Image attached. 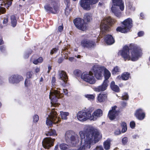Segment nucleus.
Wrapping results in <instances>:
<instances>
[{"mask_svg":"<svg viewBox=\"0 0 150 150\" xmlns=\"http://www.w3.org/2000/svg\"><path fill=\"white\" fill-rule=\"evenodd\" d=\"M60 148L63 150H65L67 148V145L65 144H62L59 146Z\"/></svg>","mask_w":150,"mask_h":150,"instance_id":"37","label":"nucleus"},{"mask_svg":"<svg viewBox=\"0 0 150 150\" xmlns=\"http://www.w3.org/2000/svg\"><path fill=\"white\" fill-rule=\"evenodd\" d=\"M33 122H34L35 123L37 122L39 119L38 116L36 115H34L33 117Z\"/></svg>","mask_w":150,"mask_h":150,"instance_id":"40","label":"nucleus"},{"mask_svg":"<svg viewBox=\"0 0 150 150\" xmlns=\"http://www.w3.org/2000/svg\"><path fill=\"white\" fill-rule=\"evenodd\" d=\"M110 141L107 140L104 142V147L105 150H108L110 147Z\"/></svg>","mask_w":150,"mask_h":150,"instance_id":"31","label":"nucleus"},{"mask_svg":"<svg viewBox=\"0 0 150 150\" xmlns=\"http://www.w3.org/2000/svg\"><path fill=\"white\" fill-rule=\"evenodd\" d=\"M93 150H104L102 146H97Z\"/></svg>","mask_w":150,"mask_h":150,"instance_id":"47","label":"nucleus"},{"mask_svg":"<svg viewBox=\"0 0 150 150\" xmlns=\"http://www.w3.org/2000/svg\"><path fill=\"white\" fill-rule=\"evenodd\" d=\"M81 57V56L80 55H78L77 56V58H80Z\"/></svg>","mask_w":150,"mask_h":150,"instance_id":"64","label":"nucleus"},{"mask_svg":"<svg viewBox=\"0 0 150 150\" xmlns=\"http://www.w3.org/2000/svg\"><path fill=\"white\" fill-rule=\"evenodd\" d=\"M54 139L51 138H45L42 142V145L45 148L49 149L53 146Z\"/></svg>","mask_w":150,"mask_h":150,"instance_id":"14","label":"nucleus"},{"mask_svg":"<svg viewBox=\"0 0 150 150\" xmlns=\"http://www.w3.org/2000/svg\"><path fill=\"white\" fill-rule=\"evenodd\" d=\"M65 3L67 4V5L69 2V0H65Z\"/></svg>","mask_w":150,"mask_h":150,"instance_id":"58","label":"nucleus"},{"mask_svg":"<svg viewBox=\"0 0 150 150\" xmlns=\"http://www.w3.org/2000/svg\"><path fill=\"white\" fill-rule=\"evenodd\" d=\"M118 54L121 55L125 60H129L130 59L132 61L137 60L139 57V54L138 51L135 50H133L131 53V55H129V48L128 46H125L122 50L118 52Z\"/></svg>","mask_w":150,"mask_h":150,"instance_id":"2","label":"nucleus"},{"mask_svg":"<svg viewBox=\"0 0 150 150\" xmlns=\"http://www.w3.org/2000/svg\"><path fill=\"white\" fill-rule=\"evenodd\" d=\"M74 135V133L73 131H67L65 134V138L66 140H69L70 139H72V140H73L72 137H72Z\"/></svg>","mask_w":150,"mask_h":150,"instance_id":"22","label":"nucleus"},{"mask_svg":"<svg viewBox=\"0 0 150 150\" xmlns=\"http://www.w3.org/2000/svg\"><path fill=\"white\" fill-rule=\"evenodd\" d=\"M33 72L31 71H29L27 73V77L28 78H31L33 75Z\"/></svg>","mask_w":150,"mask_h":150,"instance_id":"42","label":"nucleus"},{"mask_svg":"<svg viewBox=\"0 0 150 150\" xmlns=\"http://www.w3.org/2000/svg\"><path fill=\"white\" fill-rule=\"evenodd\" d=\"M63 25L59 26L58 27V30L60 32H61L63 30Z\"/></svg>","mask_w":150,"mask_h":150,"instance_id":"52","label":"nucleus"},{"mask_svg":"<svg viewBox=\"0 0 150 150\" xmlns=\"http://www.w3.org/2000/svg\"><path fill=\"white\" fill-rule=\"evenodd\" d=\"M81 73V71L78 69H76L74 71V74L77 76H79Z\"/></svg>","mask_w":150,"mask_h":150,"instance_id":"39","label":"nucleus"},{"mask_svg":"<svg viewBox=\"0 0 150 150\" xmlns=\"http://www.w3.org/2000/svg\"><path fill=\"white\" fill-rule=\"evenodd\" d=\"M81 45L84 47L91 48L96 46V43L93 41L84 39L81 41Z\"/></svg>","mask_w":150,"mask_h":150,"instance_id":"13","label":"nucleus"},{"mask_svg":"<svg viewBox=\"0 0 150 150\" xmlns=\"http://www.w3.org/2000/svg\"><path fill=\"white\" fill-rule=\"evenodd\" d=\"M130 126L132 128H134L135 126V123L134 121H132L130 122Z\"/></svg>","mask_w":150,"mask_h":150,"instance_id":"44","label":"nucleus"},{"mask_svg":"<svg viewBox=\"0 0 150 150\" xmlns=\"http://www.w3.org/2000/svg\"><path fill=\"white\" fill-rule=\"evenodd\" d=\"M128 96L127 93H125L124 94L122 97V100H127L128 99Z\"/></svg>","mask_w":150,"mask_h":150,"instance_id":"41","label":"nucleus"},{"mask_svg":"<svg viewBox=\"0 0 150 150\" xmlns=\"http://www.w3.org/2000/svg\"><path fill=\"white\" fill-rule=\"evenodd\" d=\"M62 61V60L61 59H59L58 60V62L59 63H61Z\"/></svg>","mask_w":150,"mask_h":150,"instance_id":"60","label":"nucleus"},{"mask_svg":"<svg viewBox=\"0 0 150 150\" xmlns=\"http://www.w3.org/2000/svg\"><path fill=\"white\" fill-rule=\"evenodd\" d=\"M116 21L112 20L110 17H108L102 21L100 25L101 32L104 33L105 31H108L109 25L115 23Z\"/></svg>","mask_w":150,"mask_h":150,"instance_id":"6","label":"nucleus"},{"mask_svg":"<svg viewBox=\"0 0 150 150\" xmlns=\"http://www.w3.org/2000/svg\"><path fill=\"white\" fill-rule=\"evenodd\" d=\"M13 0H6V3L8 5L10 6L11 5Z\"/></svg>","mask_w":150,"mask_h":150,"instance_id":"48","label":"nucleus"},{"mask_svg":"<svg viewBox=\"0 0 150 150\" xmlns=\"http://www.w3.org/2000/svg\"><path fill=\"white\" fill-rule=\"evenodd\" d=\"M4 43L2 39H0V45H2Z\"/></svg>","mask_w":150,"mask_h":150,"instance_id":"57","label":"nucleus"},{"mask_svg":"<svg viewBox=\"0 0 150 150\" xmlns=\"http://www.w3.org/2000/svg\"><path fill=\"white\" fill-rule=\"evenodd\" d=\"M113 6L111 8L112 12L117 17H119L121 15V12L119 10L122 11L124 9V6L122 0H112Z\"/></svg>","mask_w":150,"mask_h":150,"instance_id":"3","label":"nucleus"},{"mask_svg":"<svg viewBox=\"0 0 150 150\" xmlns=\"http://www.w3.org/2000/svg\"><path fill=\"white\" fill-rule=\"evenodd\" d=\"M103 115V111L100 109H98L95 111L91 115L90 113V120L95 121Z\"/></svg>","mask_w":150,"mask_h":150,"instance_id":"15","label":"nucleus"},{"mask_svg":"<svg viewBox=\"0 0 150 150\" xmlns=\"http://www.w3.org/2000/svg\"><path fill=\"white\" fill-rule=\"evenodd\" d=\"M27 81H26V80L25 81V86H27V84H26V82H27Z\"/></svg>","mask_w":150,"mask_h":150,"instance_id":"62","label":"nucleus"},{"mask_svg":"<svg viewBox=\"0 0 150 150\" xmlns=\"http://www.w3.org/2000/svg\"><path fill=\"white\" fill-rule=\"evenodd\" d=\"M110 87L112 90L113 91L117 92L119 91V87L117 85L115 84V83L114 81L111 82Z\"/></svg>","mask_w":150,"mask_h":150,"instance_id":"26","label":"nucleus"},{"mask_svg":"<svg viewBox=\"0 0 150 150\" xmlns=\"http://www.w3.org/2000/svg\"><path fill=\"white\" fill-rule=\"evenodd\" d=\"M8 22V18H4L3 21V23L5 25H6Z\"/></svg>","mask_w":150,"mask_h":150,"instance_id":"49","label":"nucleus"},{"mask_svg":"<svg viewBox=\"0 0 150 150\" xmlns=\"http://www.w3.org/2000/svg\"><path fill=\"white\" fill-rule=\"evenodd\" d=\"M43 59L42 57H40L38 59L34 60L33 63L35 64H37L38 63H40L42 62Z\"/></svg>","mask_w":150,"mask_h":150,"instance_id":"34","label":"nucleus"},{"mask_svg":"<svg viewBox=\"0 0 150 150\" xmlns=\"http://www.w3.org/2000/svg\"><path fill=\"white\" fill-rule=\"evenodd\" d=\"M57 49L55 48L53 49L50 52V54H52L54 53H55L57 52Z\"/></svg>","mask_w":150,"mask_h":150,"instance_id":"46","label":"nucleus"},{"mask_svg":"<svg viewBox=\"0 0 150 150\" xmlns=\"http://www.w3.org/2000/svg\"><path fill=\"white\" fill-rule=\"evenodd\" d=\"M116 108L117 107L115 106L112 107V110L109 111L108 117L111 120L114 119L118 115L117 112L115 110Z\"/></svg>","mask_w":150,"mask_h":150,"instance_id":"19","label":"nucleus"},{"mask_svg":"<svg viewBox=\"0 0 150 150\" xmlns=\"http://www.w3.org/2000/svg\"><path fill=\"white\" fill-rule=\"evenodd\" d=\"M74 59L73 57H70L69 58V59L71 61H72Z\"/></svg>","mask_w":150,"mask_h":150,"instance_id":"59","label":"nucleus"},{"mask_svg":"<svg viewBox=\"0 0 150 150\" xmlns=\"http://www.w3.org/2000/svg\"><path fill=\"white\" fill-rule=\"evenodd\" d=\"M23 78L18 75H13L10 77L9 81L11 83H17L23 79Z\"/></svg>","mask_w":150,"mask_h":150,"instance_id":"20","label":"nucleus"},{"mask_svg":"<svg viewBox=\"0 0 150 150\" xmlns=\"http://www.w3.org/2000/svg\"><path fill=\"white\" fill-rule=\"evenodd\" d=\"M98 0H81L79 4L83 8L86 10H89L91 8L90 6L96 3Z\"/></svg>","mask_w":150,"mask_h":150,"instance_id":"10","label":"nucleus"},{"mask_svg":"<svg viewBox=\"0 0 150 150\" xmlns=\"http://www.w3.org/2000/svg\"><path fill=\"white\" fill-rule=\"evenodd\" d=\"M43 81V79L42 78V77H41V78H40V81Z\"/></svg>","mask_w":150,"mask_h":150,"instance_id":"61","label":"nucleus"},{"mask_svg":"<svg viewBox=\"0 0 150 150\" xmlns=\"http://www.w3.org/2000/svg\"><path fill=\"white\" fill-rule=\"evenodd\" d=\"M11 21V26L13 27H15L17 24V22L16 17L14 15H12L10 17Z\"/></svg>","mask_w":150,"mask_h":150,"instance_id":"24","label":"nucleus"},{"mask_svg":"<svg viewBox=\"0 0 150 150\" xmlns=\"http://www.w3.org/2000/svg\"><path fill=\"white\" fill-rule=\"evenodd\" d=\"M105 41L107 44L109 45L113 44L115 42L113 37L110 35H107L105 36Z\"/></svg>","mask_w":150,"mask_h":150,"instance_id":"21","label":"nucleus"},{"mask_svg":"<svg viewBox=\"0 0 150 150\" xmlns=\"http://www.w3.org/2000/svg\"><path fill=\"white\" fill-rule=\"evenodd\" d=\"M73 22L76 27L78 29L83 31L86 30V27L83 20L81 18H78L74 19Z\"/></svg>","mask_w":150,"mask_h":150,"instance_id":"11","label":"nucleus"},{"mask_svg":"<svg viewBox=\"0 0 150 150\" xmlns=\"http://www.w3.org/2000/svg\"><path fill=\"white\" fill-rule=\"evenodd\" d=\"M90 112L89 111H80L77 114V119L81 121H84L87 120H90Z\"/></svg>","mask_w":150,"mask_h":150,"instance_id":"12","label":"nucleus"},{"mask_svg":"<svg viewBox=\"0 0 150 150\" xmlns=\"http://www.w3.org/2000/svg\"><path fill=\"white\" fill-rule=\"evenodd\" d=\"M48 70L47 71V72L48 73H49V72H50V71L51 69V67L50 66H48Z\"/></svg>","mask_w":150,"mask_h":150,"instance_id":"55","label":"nucleus"},{"mask_svg":"<svg viewBox=\"0 0 150 150\" xmlns=\"http://www.w3.org/2000/svg\"><path fill=\"white\" fill-rule=\"evenodd\" d=\"M104 69V67H99L95 69V75L97 79H100L102 78Z\"/></svg>","mask_w":150,"mask_h":150,"instance_id":"16","label":"nucleus"},{"mask_svg":"<svg viewBox=\"0 0 150 150\" xmlns=\"http://www.w3.org/2000/svg\"><path fill=\"white\" fill-rule=\"evenodd\" d=\"M138 35H139V36H140V35H141V33H140V32H139L138 33Z\"/></svg>","mask_w":150,"mask_h":150,"instance_id":"63","label":"nucleus"},{"mask_svg":"<svg viewBox=\"0 0 150 150\" xmlns=\"http://www.w3.org/2000/svg\"><path fill=\"white\" fill-rule=\"evenodd\" d=\"M91 16L88 13L86 14L83 18L84 21L90 22L92 19Z\"/></svg>","mask_w":150,"mask_h":150,"instance_id":"30","label":"nucleus"},{"mask_svg":"<svg viewBox=\"0 0 150 150\" xmlns=\"http://www.w3.org/2000/svg\"><path fill=\"white\" fill-rule=\"evenodd\" d=\"M56 82V79L54 77H53L52 78V85L53 86H54V83Z\"/></svg>","mask_w":150,"mask_h":150,"instance_id":"51","label":"nucleus"},{"mask_svg":"<svg viewBox=\"0 0 150 150\" xmlns=\"http://www.w3.org/2000/svg\"><path fill=\"white\" fill-rule=\"evenodd\" d=\"M104 72V76L105 79V80L107 81V80L110 76L111 74L109 71L105 67Z\"/></svg>","mask_w":150,"mask_h":150,"instance_id":"28","label":"nucleus"},{"mask_svg":"<svg viewBox=\"0 0 150 150\" xmlns=\"http://www.w3.org/2000/svg\"><path fill=\"white\" fill-rule=\"evenodd\" d=\"M59 3L57 0H48L47 4L44 7L47 11L56 13L59 10Z\"/></svg>","mask_w":150,"mask_h":150,"instance_id":"4","label":"nucleus"},{"mask_svg":"<svg viewBox=\"0 0 150 150\" xmlns=\"http://www.w3.org/2000/svg\"><path fill=\"white\" fill-rule=\"evenodd\" d=\"M130 74L127 72H125L123 73L121 76V78L122 80H127L129 77Z\"/></svg>","mask_w":150,"mask_h":150,"instance_id":"27","label":"nucleus"},{"mask_svg":"<svg viewBox=\"0 0 150 150\" xmlns=\"http://www.w3.org/2000/svg\"><path fill=\"white\" fill-rule=\"evenodd\" d=\"M81 78L83 80L91 84H94L96 81L93 74L91 71L83 73L81 76Z\"/></svg>","mask_w":150,"mask_h":150,"instance_id":"9","label":"nucleus"},{"mask_svg":"<svg viewBox=\"0 0 150 150\" xmlns=\"http://www.w3.org/2000/svg\"><path fill=\"white\" fill-rule=\"evenodd\" d=\"M107 96L106 94H100L98 97V100L100 102H103L106 99Z\"/></svg>","mask_w":150,"mask_h":150,"instance_id":"23","label":"nucleus"},{"mask_svg":"<svg viewBox=\"0 0 150 150\" xmlns=\"http://www.w3.org/2000/svg\"><path fill=\"white\" fill-rule=\"evenodd\" d=\"M60 115L62 119L67 120V117L69 115V113L68 112H64L61 111L60 112Z\"/></svg>","mask_w":150,"mask_h":150,"instance_id":"29","label":"nucleus"},{"mask_svg":"<svg viewBox=\"0 0 150 150\" xmlns=\"http://www.w3.org/2000/svg\"><path fill=\"white\" fill-rule=\"evenodd\" d=\"M140 112L141 110H137L136 112L135 113V115L136 117L139 120L141 119Z\"/></svg>","mask_w":150,"mask_h":150,"instance_id":"35","label":"nucleus"},{"mask_svg":"<svg viewBox=\"0 0 150 150\" xmlns=\"http://www.w3.org/2000/svg\"><path fill=\"white\" fill-rule=\"evenodd\" d=\"M84 129V132L82 131L79 132L81 139L80 150H88L101 138V135L98 131L91 126L86 125Z\"/></svg>","mask_w":150,"mask_h":150,"instance_id":"1","label":"nucleus"},{"mask_svg":"<svg viewBox=\"0 0 150 150\" xmlns=\"http://www.w3.org/2000/svg\"><path fill=\"white\" fill-rule=\"evenodd\" d=\"M6 12L5 9L3 7L0 6V14L1 13H4Z\"/></svg>","mask_w":150,"mask_h":150,"instance_id":"43","label":"nucleus"},{"mask_svg":"<svg viewBox=\"0 0 150 150\" xmlns=\"http://www.w3.org/2000/svg\"><path fill=\"white\" fill-rule=\"evenodd\" d=\"M57 115L54 109H52L50 115H49L48 117L47 118L46 123L48 126L51 127L53 123L56 124L60 122V119L59 117L57 118Z\"/></svg>","mask_w":150,"mask_h":150,"instance_id":"8","label":"nucleus"},{"mask_svg":"<svg viewBox=\"0 0 150 150\" xmlns=\"http://www.w3.org/2000/svg\"><path fill=\"white\" fill-rule=\"evenodd\" d=\"M63 97V94L61 93L58 90H54L51 91L49 95V98L51 100V106H56V102H57L58 99Z\"/></svg>","mask_w":150,"mask_h":150,"instance_id":"7","label":"nucleus"},{"mask_svg":"<svg viewBox=\"0 0 150 150\" xmlns=\"http://www.w3.org/2000/svg\"><path fill=\"white\" fill-rule=\"evenodd\" d=\"M123 26L122 27H118L116 29L117 31L122 33H125L128 31L132 26V20L130 18H128L125 20L121 22Z\"/></svg>","mask_w":150,"mask_h":150,"instance_id":"5","label":"nucleus"},{"mask_svg":"<svg viewBox=\"0 0 150 150\" xmlns=\"http://www.w3.org/2000/svg\"><path fill=\"white\" fill-rule=\"evenodd\" d=\"M56 134V131L54 130L51 129L49 132L46 133L47 136H52Z\"/></svg>","mask_w":150,"mask_h":150,"instance_id":"33","label":"nucleus"},{"mask_svg":"<svg viewBox=\"0 0 150 150\" xmlns=\"http://www.w3.org/2000/svg\"><path fill=\"white\" fill-rule=\"evenodd\" d=\"M122 143L125 144L127 142V138L126 137H125L123 138L122 140Z\"/></svg>","mask_w":150,"mask_h":150,"instance_id":"45","label":"nucleus"},{"mask_svg":"<svg viewBox=\"0 0 150 150\" xmlns=\"http://www.w3.org/2000/svg\"><path fill=\"white\" fill-rule=\"evenodd\" d=\"M86 98L90 99L93 100L94 99L95 96L93 95L87 94L85 95Z\"/></svg>","mask_w":150,"mask_h":150,"instance_id":"38","label":"nucleus"},{"mask_svg":"<svg viewBox=\"0 0 150 150\" xmlns=\"http://www.w3.org/2000/svg\"><path fill=\"white\" fill-rule=\"evenodd\" d=\"M145 117V114L144 112H141V120L144 119Z\"/></svg>","mask_w":150,"mask_h":150,"instance_id":"53","label":"nucleus"},{"mask_svg":"<svg viewBox=\"0 0 150 150\" xmlns=\"http://www.w3.org/2000/svg\"><path fill=\"white\" fill-rule=\"evenodd\" d=\"M58 76L59 79L62 80L65 84L67 83L68 77L65 71H59Z\"/></svg>","mask_w":150,"mask_h":150,"instance_id":"17","label":"nucleus"},{"mask_svg":"<svg viewBox=\"0 0 150 150\" xmlns=\"http://www.w3.org/2000/svg\"><path fill=\"white\" fill-rule=\"evenodd\" d=\"M114 133L116 135H118L121 134V132L119 129H117L115 132Z\"/></svg>","mask_w":150,"mask_h":150,"instance_id":"50","label":"nucleus"},{"mask_svg":"<svg viewBox=\"0 0 150 150\" xmlns=\"http://www.w3.org/2000/svg\"><path fill=\"white\" fill-rule=\"evenodd\" d=\"M40 71V69L38 68H36L35 69V72L36 73H38Z\"/></svg>","mask_w":150,"mask_h":150,"instance_id":"56","label":"nucleus"},{"mask_svg":"<svg viewBox=\"0 0 150 150\" xmlns=\"http://www.w3.org/2000/svg\"><path fill=\"white\" fill-rule=\"evenodd\" d=\"M121 125L122 128V132L123 133L125 132L127 129L126 123L125 122H122L121 123Z\"/></svg>","mask_w":150,"mask_h":150,"instance_id":"32","label":"nucleus"},{"mask_svg":"<svg viewBox=\"0 0 150 150\" xmlns=\"http://www.w3.org/2000/svg\"><path fill=\"white\" fill-rule=\"evenodd\" d=\"M72 137H72L73 139L72 140V139H70L71 142L74 144H76L78 143L79 140V138L78 136L76 134H74V135Z\"/></svg>","mask_w":150,"mask_h":150,"instance_id":"25","label":"nucleus"},{"mask_svg":"<svg viewBox=\"0 0 150 150\" xmlns=\"http://www.w3.org/2000/svg\"><path fill=\"white\" fill-rule=\"evenodd\" d=\"M108 81L105 80L101 85L95 88V91L97 92H100L105 90L108 86Z\"/></svg>","mask_w":150,"mask_h":150,"instance_id":"18","label":"nucleus"},{"mask_svg":"<svg viewBox=\"0 0 150 150\" xmlns=\"http://www.w3.org/2000/svg\"><path fill=\"white\" fill-rule=\"evenodd\" d=\"M63 93L65 95H67L68 94V91L67 89H63Z\"/></svg>","mask_w":150,"mask_h":150,"instance_id":"54","label":"nucleus"},{"mask_svg":"<svg viewBox=\"0 0 150 150\" xmlns=\"http://www.w3.org/2000/svg\"><path fill=\"white\" fill-rule=\"evenodd\" d=\"M120 71V69L119 67H115L112 70V74H115L117 72H119Z\"/></svg>","mask_w":150,"mask_h":150,"instance_id":"36","label":"nucleus"}]
</instances>
